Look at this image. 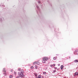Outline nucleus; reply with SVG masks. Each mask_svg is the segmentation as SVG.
I'll list each match as a JSON object with an SVG mask.
<instances>
[{"mask_svg":"<svg viewBox=\"0 0 78 78\" xmlns=\"http://www.w3.org/2000/svg\"><path fill=\"white\" fill-rule=\"evenodd\" d=\"M34 67L33 66H32L30 68L31 69H33Z\"/></svg>","mask_w":78,"mask_h":78,"instance_id":"dca6fc26","label":"nucleus"},{"mask_svg":"<svg viewBox=\"0 0 78 78\" xmlns=\"http://www.w3.org/2000/svg\"><path fill=\"white\" fill-rule=\"evenodd\" d=\"M23 72H24L23 70L21 69V70L20 73V72H19L18 73L19 76H20V77H21V78H23V77H24L25 75H23Z\"/></svg>","mask_w":78,"mask_h":78,"instance_id":"f257e3e1","label":"nucleus"},{"mask_svg":"<svg viewBox=\"0 0 78 78\" xmlns=\"http://www.w3.org/2000/svg\"><path fill=\"white\" fill-rule=\"evenodd\" d=\"M63 67H64V66H63V65H62L61 66V70H62V69H63Z\"/></svg>","mask_w":78,"mask_h":78,"instance_id":"0eeeda50","label":"nucleus"},{"mask_svg":"<svg viewBox=\"0 0 78 78\" xmlns=\"http://www.w3.org/2000/svg\"><path fill=\"white\" fill-rule=\"evenodd\" d=\"M55 72H56V70H54V71H53V72H54V73H55Z\"/></svg>","mask_w":78,"mask_h":78,"instance_id":"a211bd4d","label":"nucleus"},{"mask_svg":"<svg viewBox=\"0 0 78 78\" xmlns=\"http://www.w3.org/2000/svg\"><path fill=\"white\" fill-rule=\"evenodd\" d=\"M21 70V69L20 68H19L18 69V71H20Z\"/></svg>","mask_w":78,"mask_h":78,"instance_id":"4468645a","label":"nucleus"},{"mask_svg":"<svg viewBox=\"0 0 78 78\" xmlns=\"http://www.w3.org/2000/svg\"><path fill=\"white\" fill-rule=\"evenodd\" d=\"M3 72H5V73H4V74H6V70H5V68H4L3 69Z\"/></svg>","mask_w":78,"mask_h":78,"instance_id":"423d86ee","label":"nucleus"},{"mask_svg":"<svg viewBox=\"0 0 78 78\" xmlns=\"http://www.w3.org/2000/svg\"><path fill=\"white\" fill-rule=\"evenodd\" d=\"M43 73L44 74V75H45V74H46V72H44Z\"/></svg>","mask_w":78,"mask_h":78,"instance_id":"2eb2a0df","label":"nucleus"},{"mask_svg":"<svg viewBox=\"0 0 78 78\" xmlns=\"http://www.w3.org/2000/svg\"><path fill=\"white\" fill-rule=\"evenodd\" d=\"M78 75V72H76L75 73H74V75L75 76H76Z\"/></svg>","mask_w":78,"mask_h":78,"instance_id":"20e7f679","label":"nucleus"},{"mask_svg":"<svg viewBox=\"0 0 78 78\" xmlns=\"http://www.w3.org/2000/svg\"><path fill=\"white\" fill-rule=\"evenodd\" d=\"M53 66H55V64H53Z\"/></svg>","mask_w":78,"mask_h":78,"instance_id":"f3484780","label":"nucleus"},{"mask_svg":"<svg viewBox=\"0 0 78 78\" xmlns=\"http://www.w3.org/2000/svg\"><path fill=\"white\" fill-rule=\"evenodd\" d=\"M55 69H57V68L56 67H55Z\"/></svg>","mask_w":78,"mask_h":78,"instance_id":"412c9836","label":"nucleus"},{"mask_svg":"<svg viewBox=\"0 0 78 78\" xmlns=\"http://www.w3.org/2000/svg\"><path fill=\"white\" fill-rule=\"evenodd\" d=\"M77 52H78V49L76 50L75 51H74V54H76Z\"/></svg>","mask_w":78,"mask_h":78,"instance_id":"39448f33","label":"nucleus"},{"mask_svg":"<svg viewBox=\"0 0 78 78\" xmlns=\"http://www.w3.org/2000/svg\"><path fill=\"white\" fill-rule=\"evenodd\" d=\"M16 78H19V76H17V77H16Z\"/></svg>","mask_w":78,"mask_h":78,"instance_id":"6ab92c4d","label":"nucleus"},{"mask_svg":"<svg viewBox=\"0 0 78 78\" xmlns=\"http://www.w3.org/2000/svg\"><path fill=\"white\" fill-rule=\"evenodd\" d=\"M74 62H78V60H74Z\"/></svg>","mask_w":78,"mask_h":78,"instance_id":"9d476101","label":"nucleus"},{"mask_svg":"<svg viewBox=\"0 0 78 78\" xmlns=\"http://www.w3.org/2000/svg\"><path fill=\"white\" fill-rule=\"evenodd\" d=\"M38 78H41V76L40 75H39L38 76Z\"/></svg>","mask_w":78,"mask_h":78,"instance_id":"1a4fd4ad","label":"nucleus"},{"mask_svg":"<svg viewBox=\"0 0 78 78\" xmlns=\"http://www.w3.org/2000/svg\"><path fill=\"white\" fill-rule=\"evenodd\" d=\"M38 3H40V1H38Z\"/></svg>","mask_w":78,"mask_h":78,"instance_id":"aec40b11","label":"nucleus"},{"mask_svg":"<svg viewBox=\"0 0 78 78\" xmlns=\"http://www.w3.org/2000/svg\"><path fill=\"white\" fill-rule=\"evenodd\" d=\"M34 74L35 76H37V73H34Z\"/></svg>","mask_w":78,"mask_h":78,"instance_id":"6e6552de","label":"nucleus"},{"mask_svg":"<svg viewBox=\"0 0 78 78\" xmlns=\"http://www.w3.org/2000/svg\"><path fill=\"white\" fill-rule=\"evenodd\" d=\"M48 59V58L46 57H44L42 58V62L43 63H45V62L47 61Z\"/></svg>","mask_w":78,"mask_h":78,"instance_id":"f03ea898","label":"nucleus"},{"mask_svg":"<svg viewBox=\"0 0 78 78\" xmlns=\"http://www.w3.org/2000/svg\"><path fill=\"white\" fill-rule=\"evenodd\" d=\"M33 64H35V65H36V64H39L40 63H39V62H34L33 63Z\"/></svg>","mask_w":78,"mask_h":78,"instance_id":"7ed1b4c3","label":"nucleus"},{"mask_svg":"<svg viewBox=\"0 0 78 78\" xmlns=\"http://www.w3.org/2000/svg\"><path fill=\"white\" fill-rule=\"evenodd\" d=\"M51 66H52V65H51Z\"/></svg>","mask_w":78,"mask_h":78,"instance_id":"5701e85b","label":"nucleus"},{"mask_svg":"<svg viewBox=\"0 0 78 78\" xmlns=\"http://www.w3.org/2000/svg\"><path fill=\"white\" fill-rule=\"evenodd\" d=\"M59 65H60V64H58V65L59 66Z\"/></svg>","mask_w":78,"mask_h":78,"instance_id":"4be33fe9","label":"nucleus"},{"mask_svg":"<svg viewBox=\"0 0 78 78\" xmlns=\"http://www.w3.org/2000/svg\"><path fill=\"white\" fill-rule=\"evenodd\" d=\"M35 67L36 69H37V66H35Z\"/></svg>","mask_w":78,"mask_h":78,"instance_id":"9b49d317","label":"nucleus"},{"mask_svg":"<svg viewBox=\"0 0 78 78\" xmlns=\"http://www.w3.org/2000/svg\"><path fill=\"white\" fill-rule=\"evenodd\" d=\"M56 58L55 57H54L53 58V59L54 60H56Z\"/></svg>","mask_w":78,"mask_h":78,"instance_id":"f8f14e48","label":"nucleus"},{"mask_svg":"<svg viewBox=\"0 0 78 78\" xmlns=\"http://www.w3.org/2000/svg\"><path fill=\"white\" fill-rule=\"evenodd\" d=\"M12 75H10V76H9V78H12Z\"/></svg>","mask_w":78,"mask_h":78,"instance_id":"ddd939ff","label":"nucleus"}]
</instances>
